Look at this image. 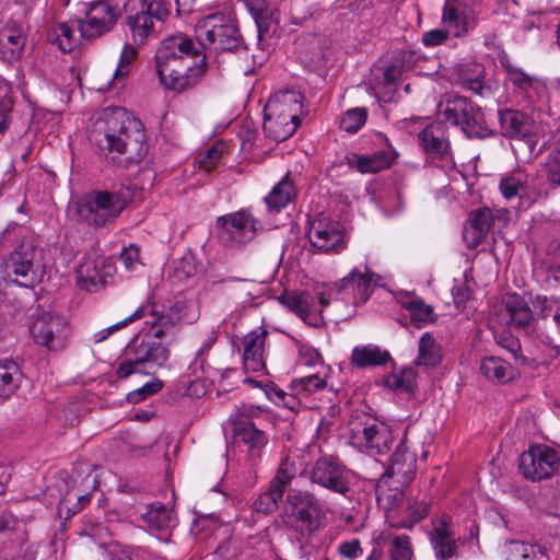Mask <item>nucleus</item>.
I'll use <instances>...</instances> for the list:
<instances>
[{
  "instance_id": "46",
  "label": "nucleus",
  "mask_w": 560,
  "mask_h": 560,
  "mask_svg": "<svg viewBox=\"0 0 560 560\" xmlns=\"http://www.w3.org/2000/svg\"><path fill=\"white\" fill-rule=\"evenodd\" d=\"M417 373L412 368L402 369L400 372L389 374L384 380V385L393 390L404 393L411 392L415 387Z\"/></svg>"
},
{
  "instance_id": "5",
  "label": "nucleus",
  "mask_w": 560,
  "mask_h": 560,
  "mask_svg": "<svg viewBox=\"0 0 560 560\" xmlns=\"http://www.w3.org/2000/svg\"><path fill=\"white\" fill-rule=\"evenodd\" d=\"M7 277L25 288L36 285L43 278L45 266L40 250L30 237H23L2 261Z\"/></svg>"
},
{
  "instance_id": "28",
  "label": "nucleus",
  "mask_w": 560,
  "mask_h": 560,
  "mask_svg": "<svg viewBox=\"0 0 560 560\" xmlns=\"http://www.w3.org/2000/svg\"><path fill=\"white\" fill-rule=\"evenodd\" d=\"M266 331H250L243 339V361L247 372H262L265 363Z\"/></svg>"
},
{
  "instance_id": "41",
  "label": "nucleus",
  "mask_w": 560,
  "mask_h": 560,
  "mask_svg": "<svg viewBox=\"0 0 560 560\" xmlns=\"http://www.w3.org/2000/svg\"><path fill=\"white\" fill-rule=\"evenodd\" d=\"M127 24L131 31L132 40L141 45L147 39L155 36V22L150 16V13L138 12L127 19Z\"/></svg>"
},
{
  "instance_id": "4",
  "label": "nucleus",
  "mask_w": 560,
  "mask_h": 560,
  "mask_svg": "<svg viewBox=\"0 0 560 560\" xmlns=\"http://www.w3.org/2000/svg\"><path fill=\"white\" fill-rule=\"evenodd\" d=\"M436 114L469 138H485L490 135L485 115L477 104L459 95H445L438 104Z\"/></svg>"
},
{
  "instance_id": "19",
  "label": "nucleus",
  "mask_w": 560,
  "mask_h": 560,
  "mask_svg": "<svg viewBox=\"0 0 560 560\" xmlns=\"http://www.w3.org/2000/svg\"><path fill=\"white\" fill-rule=\"evenodd\" d=\"M279 301L290 311L298 314L306 324L318 327L323 324L320 313L329 304V301L322 294L318 303L320 308L315 306L314 298L307 292H285Z\"/></svg>"
},
{
  "instance_id": "10",
  "label": "nucleus",
  "mask_w": 560,
  "mask_h": 560,
  "mask_svg": "<svg viewBox=\"0 0 560 560\" xmlns=\"http://www.w3.org/2000/svg\"><path fill=\"white\" fill-rule=\"evenodd\" d=\"M307 477L313 483L345 497L351 489L350 470L334 455L318 457L307 471Z\"/></svg>"
},
{
  "instance_id": "51",
  "label": "nucleus",
  "mask_w": 560,
  "mask_h": 560,
  "mask_svg": "<svg viewBox=\"0 0 560 560\" xmlns=\"http://www.w3.org/2000/svg\"><path fill=\"white\" fill-rule=\"evenodd\" d=\"M390 560H413V550L410 537L407 535L395 536L389 547Z\"/></svg>"
},
{
  "instance_id": "13",
  "label": "nucleus",
  "mask_w": 560,
  "mask_h": 560,
  "mask_svg": "<svg viewBox=\"0 0 560 560\" xmlns=\"http://www.w3.org/2000/svg\"><path fill=\"white\" fill-rule=\"evenodd\" d=\"M31 334L36 343L49 350H61L68 339L67 322L62 316L45 311L32 323Z\"/></svg>"
},
{
  "instance_id": "47",
  "label": "nucleus",
  "mask_w": 560,
  "mask_h": 560,
  "mask_svg": "<svg viewBox=\"0 0 560 560\" xmlns=\"http://www.w3.org/2000/svg\"><path fill=\"white\" fill-rule=\"evenodd\" d=\"M198 266L192 255H185L174 260L170 271V278L175 282H184L197 273Z\"/></svg>"
},
{
  "instance_id": "64",
  "label": "nucleus",
  "mask_w": 560,
  "mask_h": 560,
  "mask_svg": "<svg viewBox=\"0 0 560 560\" xmlns=\"http://www.w3.org/2000/svg\"><path fill=\"white\" fill-rule=\"evenodd\" d=\"M215 340H217V332L211 331L210 335L207 337V339L203 341V343L200 347V349L198 350V352L196 353L195 360L191 364L195 372L198 369L203 371L205 363H206L205 355L211 349V347L213 346Z\"/></svg>"
},
{
  "instance_id": "43",
  "label": "nucleus",
  "mask_w": 560,
  "mask_h": 560,
  "mask_svg": "<svg viewBox=\"0 0 560 560\" xmlns=\"http://www.w3.org/2000/svg\"><path fill=\"white\" fill-rule=\"evenodd\" d=\"M296 475V465L295 460L291 457L285 456L281 459L279 467L276 471V475L270 481V487L277 490L278 492L284 494L288 486L291 483L293 478Z\"/></svg>"
},
{
  "instance_id": "45",
  "label": "nucleus",
  "mask_w": 560,
  "mask_h": 560,
  "mask_svg": "<svg viewBox=\"0 0 560 560\" xmlns=\"http://www.w3.org/2000/svg\"><path fill=\"white\" fill-rule=\"evenodd\" d=\"M404 307L409 312L410 320L415 327L421 328L428 323L434 320V312L432 306L425 304L421 300L412 299L405 302Z\"/></svg>"
},
{
  "instance_id": "2",
  "label": "nucleus",
  "mask_w": 560,
  "mask_h": 560,
  "mask_svg": "<svg viewBox=\"0 0 560 560\" xmlns=\"http://www.w3.org/2000/svg\"><path fill=\"white\" fill-rule=\"evenodd\" d=\"M104 127L96 139L102 151L116 153L113 161L124 167L139 163L148 151L145 132L142 122L124 108L105 112Z\"/></svg>"
},
{
  "instance_id": "61",
  "label": "nucleus",
  "mask_w": 560,
  "mask_h": 560,
  "mask_svg": "<svg viewBox=\"0 0 560 560\" xmlns=\"http://www.w3.org/2000/svg\"><path fill=\"white\" fill-rule=\"evenodd\" d=\"M143 315H144L143 308L137 310L133 314H131L130 316L126 317L125 319L116 323L115 325H112L110 327H108L106 329L97 331L94 335V341L95 342L104 341L114 331H116V330L127 326L129 323H131V322H133L136 319H139V318L143 317Z\"/></svg>"
},
{
  "instance_id": "60",
  "label": "nucleus",
  "mask_w": 560,
  "mask_h": 560,
  "mask_svg": "<svg viewBox=\"0 0 560 560\" xmlns=\"http://www.w3.org/2000/svg\"><path fill=\"white\" fill-rule=\"evenodd\" d=\"M264 410L258 406L242 405L237 407L233 421L234 428L243 423H255L254 419L259 418Z\"/></svg>"
},
{
  "instance_id": "3",
  "label": "nucleus",
  "mask_w": 560,
  "mask_h": 560,
  "mask_svg": "<svg viewBox=\"0 0 560 560\" xmlns=\"http://www.w3.org/2000/svg\"><path fill=\"white\" fill-rule=\"evenodd\" d=\"M170 359V350L161 341L133 339L125 348L116 369L118 378L132 374L152 375L164 368Z\"/></svg>"
},
{
  "instance_id": "17",
  "label": "nucleus",
  "mask_w": 560,
  "mask_h": 560,
  "mask_svg": "<svg viewBox=\"0 0 560 560\" xmlns=\"http://www.w3.org/2000/svg\"><path fill=\"white\" fill-rule=\"evenodd\" d=\"M308 238L314 247L325 253H340L346 248L345 234L339 222L324 217L311 222Z\"/></svg>"
},
{
  "instance_id": "18",
  "label": "nucleus",
  "mask_w": 560,
  "mask_h": 560,
  "mask_svg": "<svg viewBox=\"0 0 560 560\" xmlns=\"http://www.w3.org/2000/svg\"><path fill=\"white\" fill-rule=\"evenodd\" d=\"M351 433L371 455L387 454L393 444V434L388 425L376 420L365 422L362 428H351Z\"/></svg>"
},
{
  "instance_id": "59",
  "label": "nucleus",
  "mask_w": 560,
  "mask_h": 560,
  "mask_svg": "<svg viewBox=\"0 0 560 560\" xmlns=\"http://www.w3.org/2000/svg\"><path fill=\"white\" fill-rule=\"evenodd\" d=\"M163 387V383L160 380H154L145 383L143 386L130 392L127 395V400L131 404H137L149 396L156 394Z\"/></svg>"
},
{
  "instance_id": "42",
  "label": "nucleus",
  "mask_w": 560,
  "mask_h": 560,
  "mask_svg": "<svg viewBox=\"0 0 560 560\" xmlns=\"http://www.w3.org/2000/svg\"><path fill=\"white\" fill-rule=\"evenodd\" d=\"M223 282L232 283L231 291L235 295V298L243 304L250 302L252 300L258 298L261 293V283L248 280V279H237L231 278L224 280Z\"/></svg>"
},
{
  "instance_id": "48",
  "label": "nucleus",
  "mask_w": 560,
  "mask_h": 560,
  "mask_svg": "<svg viewBox=\"0 0 560 560\" xmlns=\"http://www.w3.org/2000/svg\"><path fill=\"white\" fill-rule=\"evenodd\" d=\"M485 69L479 63L467 65L460 73L462 85L477 94H481L483 89Z\"/></svg>"
},
{
  "instance_id": "15",
  "label": "nucleus",
  "mask_w": 560,
  "mask_h": 560,
  "mask_svg": "<svg viewBox=\"0 0 560 560\" xmlns=\"http://www.w3.org/2000/svg\"><path fill=\"white\" fill-rule=\"evenodd\" d=\"M558 468V453L548 446H533L520 457V470L526 479L541 480L548 478Z\"/></svg>"
},
{
  "instance_id": "57",
  "label": "nucleus",
  "mask_w": 560,
  "mask_h": 560,
  "mask_svg": "<svg viewBox=\"0 0 560 560\" xmlns=\"http://www.w3.org/2000/svg\"><path fill=\"white\" fill-rule=\"evenodd\" d=\"M326 386V381L317 374L301 377L293 383V389L296 394L313 393L323 389Z\"/></svg>"
},
{
  "instance_id": "63",
  "label": "nucleus",
  "mask_w": 560,
  "mask_h": 560,
  "mask_svg": "<svg viewBox=\"0 0 560 560\" xmlns=\"http://www.w3.org/2000/svg\"><path fill=\"white\" fill-rule=\"evenodd\" d=\"M450 34H452V32H450L448 28H446V27L444 30L443 28L431 30V31L425 32L422 35V43L427 47L439 46L446 42Z\"/></svg>"
},
{
  "instance_id": "1",
  "label": "nucleus",
  "mask_w": 560,
  "mask_h": 560,
  "mask_svg": "<svg viewBox=\"0 0 560 560\" xmlns=\"http://www.w3.org/2000/svg\"><path fill=\"white\" fill-rule=\"evenodd\" d=\"M155 60L161 83L177 92L194 86L205 71V57L200 56L192 40L183 35L165 38Z\"/></svg>"
},
{
  "instance_id": "33",
  "label": "nucleus",
  "mask_w": 560,
  "mask_h": 560,
  "mask_svg": "<svg viewBox=\"0 0 560 560\" xmlns=\"http://www.w3.org/2000/svg\"><path fill=\"white\" fill-rule=\"evenodd\" d=\"M107 275L100 269L96 258L86 255L77 269L78 284L84 290H95L106 283Z\"/></svg>"
},
{
  "instance_id": "16",
  "label": "nucleus",
  "mask_w": 560,
  "mask_h": 560,
  "mask_svg": "<svg viewBox=\"0 0 560 560\" xmlns=\"http://www.w3.org/2000/svg\"><path fill=\"white\" fill-rule=\"evenodd\" d=\"M381 277L368 267L364 271L353 268L347 276L331 284L330 290L336 293L350 295L355 305L364 304L377 287Z\"/></svg>"
},
{
  "instance_id": "20",
  "label": "nucleus",
  "mask_w": 560,
  "mask_h": 560,
  "mask_svg": "<svg viewBox=\"0 0 560 560\" xmlns=\"http://www.w3.org/2000/svg\"><path fill=\"white\" fill-rule=\"evenodd\" d=\"M442 23L454 37H460L475 26L476 19L467 0H445Z\"/></svg>"
},
{
  "instance_id": "30",
  "label": "nucleus",
  "mask_w": 560,
  "mask_h": 560,
  "mask_svg": "<svg viewBox=\"0 0 560 560\" xmlns=\"http://www.w3.org/2000/svg\"><path fill=\"white\" fill-rule=\"evenodd\" d=\"M142 525L150 532L167 533L176 526V516L173 510L164 504L152 503L140 514Z\"/></svg>"
},
{
  "instance_id": "52",
  "label": "nucleus",
  "mask_w": 560,
  "mask_h": 560,
  "mask_svg": "<svg viewBox=\"0 0 560 560\" xmlns=\"http://www.w3.org/2000/svg\"><path fill=\"white\" fill-rule=\"evenodd\" d=\"M547 180L555 186H560V140L549 152L545 162Z\"/></svg>"
},
{
  "instance_id": "34",
  "label": "nucleus",
  "mask_w": 560,
  "mask_h": 560,
  "mask_svg": "<svg viewBox=\"0 0 560 560\" xmlns=\"http://www.w3.org/2000/svg\"><path fill=\"white\" fill-rule=\"evenodd\" d=\"M402 487L395 482V478L383 474L375 489L378 505L386 511L398 506L404 499Z\"/></svg>"
},
{
  "instance_id": "54",
  "label": "nucleus",
  "mask_w": 560,
  "mask_h": 560,
  "mask_svg": "<svg viewBox=\"0 0 560 560\" xmlns=\"http://www.w3.org/2000/svg\"><path fill=\"white\" fill-rule=\"evenodd\" d=\"M280 5L289 10L294 24H301L312 14L306 0H281Z\"/></svg>"
},
{
  "instance_id": "12",
  "label": "nucleus",
  "mask_w": 560,
  "mask_h": 560,
  "mask_svg": "<svg viewBox=\"0 0 560 560\" xmlns=\"http://www.w3.org/2000/svg\"><path fill=\"white\" fill-rule=\"evenodd\" d=\"M257 221L248 209L221 215L217 219L218 235L228 245L250 242L257 232Z\"/></svg>"
},
{
  "instance_id": "58",
  "label": "nucleus",
  "mask_w": 560,
  "mask_h": 560,
  "mask_svg": "<svg viewBox=\"0 0 560 560\" xmlns=\"http://www.w3.org/2000/svg\"><path fill=\"white\" fill-rule=\"evenodd\" d=\"M429 513V504L423 501H415L408 504L407 518L402 521V526L411 528L417 522L423 520Z\"/></svg>"
},
{
  "instance_id": "31",
  "label": "nucleus",
  "mask_w": 560,
  "mask_h": 560,
  "mask_svg": "<svg viewBox=\"0 0 560 560\" xmlns=\"http://www.w3.org/2000/svg\"><path fill=\"white\" fill-rule=\"evenodd\" d=\"M501 65L506 72V80L523 93L525 97L528 100V103H533V96L530 92L538 93L539 91H544L545 86L535 78L527 73H525L521 68L513 66L509 59L505 57L501 59Z\"/></svg>"
},
{
  "instance_id": "27",
  "label": "nucleus",
  "mask_w": 560,
  "mask_h": 560,
  "mask_svg": "<svg viewBox=\"0 0 560 560\" xmlns=\"http://www.w3.org/2000/svg\"><path fill=\"white\" fill-rule=\"evenodd\" d=\"M493 223L489 208H479L469 214L463 237L469 248H476L487 236Z\"/></svg>"
},
{
  "instance_id": "36",
  "label": "nucleus",
  "mask_w": 560,
  "mask_h": 560,
  "mask_svg": "<svg viewBox=\"0 0 560 560\" xmlns=\"http://www.w3.org/2000/svg\"><path fill=\"white\" fill-rule=\"evenodd\" d=\"M390 360V354L380 347L368 345L355 347L351 353V363L359 369L381 366Z\"/></svg>"
},
{
  "instance_id": "50",
  "label": "nucleus",
  "mask_w": 560,
  "mask_h": 560,
  "mask_svg": "<svg viewBox=\"0 0 560 560\" xmlns=\"http://www.w3.org/2000/svg\"><path fill=\"white\" fill-rule=\"evenodd\" d=\"M55 34L56 37L52 38V42L63 52H70L78 45V38L74 36V26L69 23L59 24Z\"/></svg>"
},
{
  "instance_id": "11",
  "label": "nucleus",
  "mask_w": 560,
  "mask_h": 560,
  "mask_svg": "<svg viewBox=\"0 0 560 560\" xmlns=\"http://www.w3.org/2000/svg\"><path fill=\"white\" fill-rule=\"evenodd\" d=\"M119 16L118 7L107 1H95L89 4L85 19L78 20L75 26L81 37L94 39L112 31Z\"/></svg>"
},
{
  "instance_id": "40",
  "label": "nucleus",
  "mask_w": 560,
  "mask_h": 560,
  "mask_svg": "<svg viewBox=\"0 0 560 560\" xmlns=\"http://www.w3.org/2000/svg\"><path fill=\"white\" fill-rule=\"evenodd\" d=\"M532 305L537 317L551 318L560 332V298L537 294L532 299Z\"/></svg>"
},
{
  "instance_id": "21",
  "label": "nucleus",
  "mask_w": 560,
  "mask_h": 560,
  "mask_svg": "<svg viewBox=\"0 0 560 560\" xmlns=\"http://www.w3.org/2000/svg\"><path fill=\"white\" fill-rule=\"evenodd\" d=\"M416 468V455L409 450L406 442L401 441L392 454L384 475L395 478L396 483L406 486L413 479Z\"/></svg>"
},
{
  "instance_id": "25",
  "label": "nucleus",
  "mask_w": 560,
  "mask_h": 560,
  "mask_svg": "<svg viewBox=\"0 0 560 560\" xmlns=\"http://www.w3.org/2000/svg\"><path fill=\"white\" fill-rule=\"evenodd\" d=\"M234 435L237 442L246 447V458L252 465L256 464L261 452L268 443L266 433L258 429L255 423H243L234 428Z\"/></svg>"
},
{
  "instance_id": "8",
  "label": "nucleus",
  "mask_w": 560,
  "mask_h": 560,
  "mask_svg": "<svg viewBox=\"0 0 560 560\" xmlns=\"http://www.w3.org/2000/svg\"><path fill=\"white\" fill-rule=\"evenodd\" d=\"M195 33L200 45L215 51L233 50L242 40L236 20L230 13L203 16L197 22Z\"/></svg>"
},
{
  "instance_id": "29",
  "label": "nucleus",
  "mask_w": 560,
  "mask_h": 560,
  "mask_svg": "<svg viewBox=\"0 0 560 560\" xmlns=\"http://www.w3.org/2000/svg\"><path fill=\"white\" fill-rule=\"evenodd\" d=\"M396 158V150L388 145L387 149L374 152L372 154H352L351 158L348 159V162L351 167H354L362 174L378 173L385 168H388L394 163Z\"/></svg>"
},
{
  "instance_id": "24",
  "label": "nucleus",
  "mask_w": 560,
  "mask_h": 560,
  "mask_svg": "<svg viewBox=\"0 0 560 560\" xmlns=\"http://www.w3.org/2000/svg\"><path fill=\"white\" fill-rule=\"evenodd\" d=\"M419 143L432 159H444L450 153V142L446 127L434 122L423 128L418 136Z\"/></svg>"
},
{
  "instance_id": "62",
  "label": "nucleus",
  "mask_w": 560,
  "mask_h": 560,
  "mask_svg": "<svg viewBox=\"0 0 560 560\" xmlns=\"http://www.w3.org/2000/svg\"><path fill=\"white\" fill-rule=\"evenodd\" d=\"M137 50L133 46L126 44L121 50L118 67L115 71L114 79L124 78L128 73V67L136 58Z\"/></svg>"
},
{
  "instance_id": "44",
  "label": "nucleus",
  "mask_w": 560,
  "mask_h": 560,
  "mask_svg": "<svg viewBox=\"0 0 560 560\" xmlns=\"http://www.w3.org/2000/svg\"><path fill=\"white\" fill-rule=\"evenodd\" d=\"M537 552L544 553L541 548L518 540H511L503 547L505 560H536Z\"/></svg>"
},
{
  "instance_id": "35",
  "label": "nucleus",
  "mask_w": 560,
  "mask_h": 560,
  "mask_svg": "<svg viewBox=\"0 0 560 560\" xmlns=\"http://www.w3.org/2000/svg\"><path fill=\"white\" fill-rule=\"evenodd\" d=\"M443 351L441 345L430 334L424 332L418 341V355L415 360L417 366L425 369L435 368L442 361Z\"/></svg>"
},
{
  "instance_id": "53",
  "label": "nucleus",
  "mask_w": 560,
  "mask_h": 560,
  "mask_svg": "<svg viewBox=\"0 0 560 560\" xmlns=\"http://www.w3.org/2000/svg\"><path fill=\"white\" fill-rule=\"evenodd\" d=\"M366 110L364 108H353L345 113L340 120V128L347 132H357L366 121Z\"/></svg>"
},
{
  "instance_id": "6",
  "label": "nucleus",
  "mask_w": 560,
  "mask_h": 560,
  "mask_svg": "<svg viewBox=\"0 0 560 560\" xmlns=\"http://www.w3.org/2000/svg\"><path fill=\"white\" fill-rule=\"evenodd\" d=\"M303 95L296 91L276 93L265 107V129L278 132L281 140L293 135L300 125Z\"/></svg>"
},
{
  "instance_id": "26",
  "label": "nucleus",
  "mask_w": 560,
  "mask_h": 560,
  "mask_svg": "<svg viewBox=\"0 0 560 560\" xmlns=\"http://www.w3.org/2000/svg\"><path fill=\"white\" fill-rule=\"evenodd\" d=\"M499 122L501 132L505 137L513 139H526L533 132L532 118L516 109H500Z\"/></svg>"
},
{
  "instance_id": "14",
  "label": "nucleus",
  "mask_w": 560,
  "mask_h": 560,
  "mask_svg": "<svg viewBox=\"0 0 560 560\" xmlns=\"http://www.w3.org/2000/svg\"><path fill=\"white\" fill-rule=\"evenodd\" d=\"M195 303L192 301H176L162 312H152L145 324L150 326L149 334L158 339L172 336L176 325L182 320L189 323L195 320Z\"/></svg>"
},
{
  "instance_id": "32",
  "label": "nucleus",
  "mask_w": 560,
  "mask_h": 560,
  "mask_svg": "<svg viewBox=\"0 0 560 560\" xmlns=\"http://www.w3.org/2000/svg\"><path fill=\"white\" fill-rule=\"evenodd\" d=\"M248 8L257 25L258 38L262 40L271 26L279 24V11L266 0H249Z\"/></svg>"
},
{
  "instance_id": "22",
  "label": "nucleus",
  "mask_w": 560,
  "mask_h": 560,
  "mask_svg": "<svg viewBox=\"0 0 560 560\" xmlns=\"http://www.w3.org/2000/svg\"><path fill=\"white\" fill-rule=\"evenodd\" d=\"M26 42L24 26L16 21L9 20L0 26V59L12 62L23 52Z\"/></svg>"
},
{
  "instance_id": "23",
  "label": "nucleus",
  "mask_w": 560,
  "mask_h": 560,
  "mask_svg": "<svg viewBox=\"0 0 560 560\" xmlns=\"http://www.w3.org/2000/svg\"><path fill=\"white\" fill-rule=\"evenodd\" d=\"M503 311L508 317V324L524 332L533 328L534 308L517 293L508 294L502 300Z\"/></svg>"
},
{
  "instance_id": "55",
  "label": "nucleus",
  "mask_w": 560,
  "mask_h": 560,
  "mask_svg": "<svg viewBox=\"0 0 560 560\" xmlns=\"http://www.w3.org/2000/svg\"><path fill=\"white\" fill-rule=\"evenodd\" d=\"M223 150L224 144L222 142H215L213 145L207 149L206 153L198 158L200 168L205 170L206 172H211L214 170L223 154Z\"/></svg>"
},
{
  "instance_id": "7",
  "label": "nucleus",
  "mask_w": 560,
  "mask_h": 560,
  "mask_svg": "<svg viewBox=\"0 0 560 560\" xmlns=\"http://www.w3.org/2000/svg\"><path fill=\"white\" fill-rule=\"evenodd\" d=\"M127 207V199L120 191L93 190L77 203L80 220L90 226L102 228L113 223Z\"/></svg>"
},
{
  "instance_id": "56",
  "label": "nucleus",
  "mask_w": 560,
  "mask_h": 560,
  "mask_svg": "<svg viewBox=\"0 0 560 560\" xmlns=\"http://www.w3.org/2000/svg\"><path fill=\"white\" fill-rule=\"evenodd\" d=\"M24 232V228L18 223L8 224L0 233V254L8 245L20 243V241L25 237Z\"/></svg>"
},
{
  "instance_id": "37",
  "label": "nucleus",
  "mask_w": 560,
  "mask_h": 560,
  "mask_svg": "<svg viewBox=\"0 0 560 560\" xmlns=\"http://www.w3.org/2000/svg\"><path fill=\"white\" fill-rule=\"evenodd\" d=\"M21 382L19 365L11 360L0 362V402L12 397Z\"/></svg>"
},
{
  "instance_id": "38",
  "label": "nucleus",
  "mask_w": 560,
  "mask_h": 560,
  "mask_svg": "<svg viewBox=\"0 0 560 560\" xmlns=\"http://www.w3.org/2000/svg\"><path fill=\"white\" fill-rule=\"evenodd\" d=\"M480 372L486 378L501 384L509 382L513 377V370L510 363L498 357L482 359Z\"/></svg>"
},
{
  "instance_id": "39",
  "label": "nucleus",
  "mask_w": 560,
  "mask_h": 560,
  "mask_svg": "<svg viewBox=\"0 0 560 560\" xmlns=\"http://www.w3.org/2000/svg\"><path fill=\"white\" fill-rule=\"evenodd\" d=\"M295 195L292 182L285 177L265 197V201L270 211L279 212L294 199Z\"/></svg>"
},
{
  "instance_id": "49",
  "label": "nucleus",
  "mask_w": 560,
  "mask_h": 560,
  "mask_svg": "<svg viewBox=\"0 0 560 560\" xmlns=\"http://www.w3.org/2000/svg\"><path fill=\"white\" fill-rule=\"evenodd\" d=\"M283 494L269 486L268 490L253 502V511L259 514H270L277 510Z\"/></svg>"
},
{
  "instance_id": "9",
  "label": "nucleus",
  "mask_w": 560,
  "mask_h": 560,
  "mask_svg": "<svg viewBox=\"0 0 560 560\" xmlns=\"http://www.w3.org/2000/svg\"><path fill=\"white\" fill-rule=\"evenodd\" d=\"M285 511L291 527L300 536L298 541L303 551L308 538L320 527V504L312 492L291 490L287 495Z\"/></svg>"
}]
</instances>
